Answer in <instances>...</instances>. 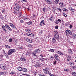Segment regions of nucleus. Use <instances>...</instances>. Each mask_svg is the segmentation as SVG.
Masks as SVG:
<instances>
[{
    "label": "nucleus",
    "instance_id": "nucleus-21",
    "mask_svg": "<svg viewBox=\"0 0 76 76\" xmlns=\"http://www.w3.org/2000/svg\"><path fill=\"white\" fill-rule=\"evenodd\" d=\"M44 71H45V73L46 74H47V73H49V72H49V71H48V70H44Z\"/></svg>",
    "mask_w": 76,
    "mask_h": 76
},
{
    "label": "nucleus",
    "instance_id": "nucleus-29",
    "mask_svg": "<svg viewBox=\"0 0 76 76\" xmlns=\"http://www.w3.org/2000/svg\"><path fill=\"white\" fill-rule=\"evenodd\" d=\"M58 1H59V0H55V2L56 4H58Z\"/></svg>",
    "mask_w": 76,
    "mask_h": 76
},
{
    "label": "nucleus",
    "instance_id": "nucleus-53",
    "mask_svg": "<svg viewBox=\"0 0 76 76\" xmlns=\"http://www.w3.org/2000/svg\"><path fill=\"white\" fill-rule=\"evenodd\" d=\"M19 14L20 16H21L22 15V13L21 12H19Z\"/></svg>",
    "mask_w": 76,
    "mask_h": 76
},
{
    "label": "nucleus",
    "instance_id": "nucleus-57",
    "mask_svg": "<svg viewBox=\"0 0 76 76\" xmlns=\"http://www.w3.org/2000/svg\"><path fill=\"white\" fill-rule=\"evenodd\" d=\"M3 74H4V72H1L0 73V75H3Z\"/></svg>",
    "mask_w": 76,
    "mask_h": 76
},
{
    "label": "nucleus",
    "instance_id": "nucleus-6",
    "mask_svg": "<svg viewBox=\"0 0 76 76\" xmlns=\"http://www.w3.org/2000/svg\"><path fill=\"white\" fill-rule=\"evenodd\" d=\"M26 35L28 36H30L31 37H34V36H35V35H34V34L30 32L27 33Z\"/></svg>",
    "mask_w": 76,
    "mask_h": 76
},
{
    "label": "nucleus",
    "instance_id": "nucleus-28",
    "mask_svg": "<svg viewBox=\"0 0 76 76\" xmlns=\"http://www.w3.org/2000/svg\"><path fill=\"white\" fill-rule=\"evenodd\" d=\"M25 31L27 32H31V29H28L25 30Z\"/></svg>",
    "mask_w": 76,
    "mask_h": 76
},
{
    "label": "nucleus",
    "instance_id": "nucleus-18",
    "mask_svg": "<svg viewBox=\"0 0 76 76\" xmlns=\"http://www.w3.org/2000/svg\"><path fill=\"white\" fill-rule=\"evenodd\" d=\"M68 53H69V54H72V50L70 49H68Z\"/></svg>",
    "mask_w": 76,
    "mask_h": 76
},
{
    "label": "nucleus",
    "instance_id": "nucleus-32",
    "mask_svg": "<svg viewBox=\"0 0 76 76\" xmlns=\"http://www.w3.org/2000/svg\"><path fill=\"white\" fill-rule=\"evenodd\" d=\"M39 60H41L42 61H44V60H45V59H44V58H39Z\"/></svg>",
    "mask_w": 76,
    "mask_h": 76
},
{
    "label": "nucleus",
    "instance_id": "nucleus-35",
    "mask_svg": "<svg viewBox=\"0 0 76 76\" xmlns=\"http://www.w3.org/2000/svg\"><path fill=\"white\" fill-rule=\"evenodd\" d=\"M53 56H54V57L55 58H57V57H58V55L56 54H54L53 55Z\"/></svg>",
    "mask_w": 76,
    "mask_h": 76
},
{
    "label": "nucleus",
    "instance_id": "nucleus-52",
    "mask_svg": "<svg viewBox=\"0 0 76 76\" xmlns=\"http://www.w3.org/2000/svg\"><path fill=\"white\" fill-rule=\"evenodd\" d=\"M69 24V22H67L65 23V25H66V26H68Z\"/></svg>",
    "mask_w": 76,
    "mask_h": 76
},
{
    "label": "nucleus",
    "instance_id": "nucleus-47",
    "mask_svg": "<svg viewBox=\"0 0 76 76\" xmlns=\"http://www.w3.org/2000/svg\"><path fill=\"white\" fill-rule=\"evenodd\" d=\"M64 71H65V72H69V70L68 69H64Z\"/></svg>",
    "mask_w": 76,
    "mask_h": 76
},
{
    "label": "nucleus",
    "instance_id": "nucleus-27",
    "mask_svg": "<svg viewBox=\"0 0 76 76\" xmlns=\"http://www.w3.org/2000/svg\"><path fill=\"white\" fill-rule=\"evenodd\" d=\"M41 22H42V23L43 25L44 26L45 25V22L44 21V20H42V21H41Z\"/></svg>",
    "mask_w": 76,
    "mask_h": 76
},
{
    "label": "nucleus",
    "instance_id": "nucleus-10",
    "mask_svg": "<svg viewBox=\"0 0 76 76\" xmlns=\"http://www.w3.org/2000/svg\"><path fill=\"white\" fill-rule=\"evenodd\" d=\"M25 39L26 41L28 42H30V43H32V41L31 40L28 38H26Z\"/></svg>",
    "mask_w": 76,
    "mask_h": 76
},
{
    "label": "nucleus",
    "instance_id": "nucleus-58",
    "mask_svg": "<svg viewBox=\"0 0 76 76\" xmlns=\"http://www.w3.org/2000/svg\"><path fill=\"white\" fill-rule=\"evenodd\" d=\"M72 64H73V62H70L69 63V64H70V65H72Z\"/></svg>",
    "mask_w": 76,
    "mask_h": 76
},
{
    "label": "nucleus",
    "instance_id": "nucleus-39",
    "mask_svg": "<svg viewBox=\"0 0 76 76\" xmlns=\"http://www.w3.org/2000/svg\"><path fill=\"white\" fill-rule=\"evenodd\" d=\"M28 47H29V48H31L32 47V45L29 44L28 45Z\"/></svg>",
    "mask_w": 76,
    "mask_h": 76
},
{
    "label": "nucleus",
    "instance_id": "nucleus-15",
    "mask_svg": "<svg viewBox=\"0 0 76 76\" xmlns=\"http://www.w3.org/2000/svg\"><path fill=\"white\" fill-rule=\"evenodd\" d=\"M73 38V39H76V35L75 33L72 34Z\"/></svg>",
    "mask_w": 76,
    "mask_h": 76
},
{
    "label": "nucleus",
    "instance_id": "nucleus-62",
    "mask_svg": "<svg viewBox=\"0 0 76 76\" xmlns=\"http://www.w3.org/2000/svg\"><path fill=\"white\" fill-rule=\"evenodd\" d=\"M55 29H58V26H56L55 27Z\"/></svg>",
    "mask_w": 76,
    "mask_h": 76
},
{
    "label": "nucleus",
    "instance_id": "nucleus-55",
    "mask_svg": "<svg viewBox=\"0 0 76 76\" xmlns=\"http://www.w3.org/2000/svg\"><path fill=\"white\" fill-rule=\"evenodd\" d=\"M18 48H19L20 49H22V48H23V46H20L18 47Z\"/></svg>",
    "mask_w": 76,
    "mask_h": 76
},
{
    "label": "nucleus",
    "instance_id": "nucleus-33",
    "mask_svg": "<svg viewBox=\"0 0 76 76\" xmlns=\"http://www.w3.org/2000/svg\"><path fill=\"white\" fill-rule=\"evenodd\" d=\"M62 10L65 11V12H67L68 11V10L66 8H63Z\"/></svg>",
    "mask_w": 76,
    "mask_h": 76
},
{
    "label": "nucleus",
    "instance_id": "nucleus-16",
    "mask_svg": "<svg viewBox=\"0 0 76 76\" xmlns=\"http://www.w3.org/2000/svg\"><path fill=\"white\" fill-rule=\"evenodd\" d=\"M53 18V16L51 15L50 16V17L49 18V19L50 20V21H51V22H52V21H53V20L52 19Z\"/></svg>",
    "mask_w": 76,
    "mask_h": 76
},
{
    "label": "nucleus",
    "instance_id": "nucleus-26",
    "mask_svg": "<svg viewBox=\"0 0 76 76\" xmlns=\"http://www.w3.org/2000/svg\"><path fill=\"white\" fill-rule=\"evenodd\" d=\"M52 8V11L53 12H54L56 11V8H55L54 7H53Z\"/></svg>",
    "mask_w": 76,
    "mask_h": 76
},
{
    "label": "nucleus",
    "instance_id": "nucleus-63",
    "mask_svg": "<svg viewBox=\"0 0 76 76\" xmlns=\"http://www.w3.org/2000/svg\"><path fill=\"white\" fill-rule=\"evenodd\" d=\"M50 59H53V58H54L52 56H50Z\"/></svg>",
    "mask_w": 76,
    "mask_h": 76
},
{
    "label": "nucleus",
    "instance_id": "nucleus-45",
    "mask_svg": "<svg viewBox=\"0 0 76 76\" xmlns=\"http://www.w3.org/2000/svg\"><path fill=\"white\" fill-rule=\"evenodd\" d=\"M23 19L24 20H26V19H27V18H26L25 16H23Z\"/></svg>",
    "mask_w": 76,
    "mask_h": 76
},
{
    "label": "nucleus",
    "instance_id": "nucleus-38",
    "mask_svg": "<svg viewBox=\"0 0 76 76\" xmlns=\"http://www.w3.org/2000/svg\"><path fill=\"white\" fill-rule=\"evenodd\" d=\"M20 22L21 23H25V22L23 21V20H20Z\"/></svg>",
    "mask_w": 76,
    "mask_h": 76
},
{
    "label": "nucleus",
    "instance_id": "nucleus-4",
    "mask_svg": "<svg viewBox=\"0 0 76 76\" xmlns=\"http://www.w3.org/2000/svg\"><path fill=\"white\" fill-rule=\"evenodd\" d=\"M22 6L21 5H18L16 7H15V9L17 11H19L21 9Z\"/></svg>",
    "mask_w": 76,
    "mask_h": 76
},
{
    "label": "nucleus",
    "instance_id": "nucleus-36",
    "mask_svg": "<svg viewBox=\"0 0 76 76\" xmlns=\"http://www.w3.org/2000/svg\"><path fill=\"white\" fill-rule=\"evenodd\" d=\"M3 16H0V20H1H1H3Z\"/></svg>",
    "mask_w": 76,
    "mask_h": 76
},
{
    "label": "nucleus",
    "instance_id": "nucleus-25",
    "mask_svg": "<svg viewBox=\"0 0 76 76\" xmlns=\"http://www.w3.org/2000/svg\"><path fill=\"white\" fill-rule=\"evenodd\" d=\"M32 54L33 56H36V57H37V55L36 53H35L33 52L32 53Z\"/></svg>",
    "mask_w": 76,
    "mask_h": 76
},
{
    "label": "nucleus",
    "instance_id": "nucleus-60",
    "mask_svg": "<svg viewBox=\"0 0 76 76\" xmlns=\"http://www.w3.org/2000/svg\"><path fill=\"white\" fill-rule=\"evenodd\" d=\"M49 75H50V76H54V75H53L50 73H49Z\"/></svg>",
    "mask_w": 76,
    "mask_h": 76
},
{
    "label": "nucleus",
    "instance_id": "nucleus-13",
    "mask_svg": "<svg viewBox=\"0 0 76 76\" xmlns=\"http://www.w3.org/2000/svg\"><path fill=\"white\" fill-rule=\"evenodd\" d=\"M9 24L11 27H12V28H13L14 29H16V27H15V26L13 24L10 23H9Z\"/></svg>",
    "mask_w": 76,
    "mask_h": 76
},
{
    "label": "nucleus",
    "instance_id": "nucleus-34",
    "mask_svg": "<svg viewBox=\"0 0 76 76\" xmlns=\"http://www.w3.org/2000/svg\"><path fill=\"white\" fill-rule=\"evenodd\" d=\"M55 50L54 49H51L49 50V51H50L51 52H54Z\"/></svg>",
    "mask_w": 76,
    "mask_h": 76
},
{
    "label": "nucleus",
    "instance_id": "nucleus-17",
    "mask_svg": "<svg viewBox=\"0 0 76 76\" xmlns=\"http://www.w3.org/2000/svg\"><path fill=\"white\" fill-rule=\"evenodd\" d=\"M69 10L71 11V12H75V10L73 8H70Z\"/></svg>",
    "mask_w": 76,
    "mask_h": 76
},
{
    "label": "nucleus",
    "instance_id": "nucleus-24",
    "mask_svg": "<svg viewBox=\"0 0 76 76\" xmlns=\"http://www.w3.org/2000/svg\"><path fill=\"white\" fill-rule=\"evenodd\" d=\"M18 69L19 71H22V68L21 67H18Z\"/></svg>",
    "mask_w": 76,
    "mask_h": 76
},
{
    "label": "nucleus",
    "instance_id": "nucleus-11",
    "mask_svg": "<svg viewBox=\"0 0 76 76\" xmlns=\"http://www.w3.org/2000/svg\"><path fill=\"white\" fill-rule=\"evenodd\" d=\"M0 67L1 69L2 70H5V67H6V66L3 65H1L0 66Z\"/></svg>",
    "mask_w": 76,
    "mask_h": 76
},
{
    "label": "nucleus",
    "instance_id": "nucleus-49",
    "mask_svg": "<svg viewBox=\"0 0 76 76\" xmlns=\"http://www.w3.org/2000/svg\"><path fill=\"white\" fill-rule=\"evenodd\" d=\"M9 42H11L12 41V38H10L9 40Z\"/></svg>",
    "mask_w": 76,
    "mask_h": 76
},
{
    "label": "nucleus",
    "instance_id": "nucleus-22",
    "mask_svg": "<svg viewBox=\"0 0 76 76\" xmlns=\"http://www.w3.org/2000/svg\"><path fill=\"white\" fill-rule=\"evenodd\" d=\"M27 70H27L26 69L24 68L22 69V71H23V72H27Z\"/></svg>",
    "mask_w": 76,
    "mask_h": 76
},
{
    "label": "nucleus",
    "instance_id": "nucleus-40",
    "mask_svg": "<svg viewBox=\"0 0 76 76\" xmlns=\"http://www.w3.org/2000/svg\"><path fill=\"white\" fill-rule=\"evenodd\" d=\"M53 64H54V65H56V64H57V61H55L54 62H53Z\"/></svg>",
    "mask_w": 76,
    "mask_h": 76
},
{
    "label": "nucleus",
    "instance_id": "nucleus-41",
    "mask_svg": "<svg viewBox=\"0 0 76 76\" xmlns=\"http://www.w3.org/2000/svg\"><path fill=\"white\" fill-rule=\"evenodd\" d=\"M46 9L47 8L45 7H44L43 9L42 10L43 12H45V9Z\"/></svg>",
    "mask_w": 76,
    "mask_h": 76
},
{
    "label": "nucleus",
    "instance_id": "nucleus-7",
    "mask_svg": "<svg viewBox=\"0 0 76 76\" xmlns=\"http://www.w3.org/2000/svg\"><path fill=\"white\" fill-rule=\"evenodd\" d=\"M5 26L7 29H8L10 31H12V29L10 28L9 26V25L5 24Z\"/></svg>",
    "mask_w": 76,
    "mask_h": 76
},
{
    "label": "nucleus",
    "instance_id": "nucleus-3",
    "mask_svg": "<svg viewBox=\"0 0 76 76\" xmlns=\"http://www.w3.org/2000/svg\"><path fill=\"white\" fill-rule=\"evenodd\" d=\"M65 32L66 34L67 37H68L69 35H71L72 34V31L69 30H66L65 31Z\"/></svg>",
    "mask_w": 76,
    "mask_h": 76
},
{
    "label": "nucleus",
    "instance_id": "nucleus-48",
    "mask_svg": "<svg viewBox=\"0 0 76 76\" xmlns=\"http://www.w3.org/2000/svg\"><path fill=\"white\" fill-rule=\"evenodd\" d=\"M56 24H58L59 23V22L58 21V20H56Z\"/></svg>",
    "mask_w": 76,
    "mask_h": 76
},
{
    "label": "nucleus",
    "instance_id": "nucleus-61",
    "mask_svg": "<svg viewBox=\"0 0 76 76\" xmlns=\"http://www.w3.org/2000/svg\"><path fill=\"white\" fill-rule=\"evenodd\" d=\"M73 69H75L76 68V66H72Z\"/></svg>",
    "mask_w": 76,
    "mask_h": 76
},
{
    "label": "nucleus",
    "instance_id": "nucleus-56",
    "mask_svg": "<svg viewBox=\"0 0 76 76\" xmlns=\"http://www.w3.org/2000/svg\"><path fill=\"white\" fill-rule=\"evenodd\" d=\"M2 12L3 13H4V12H5V10H2Z\"/></svg>",
    "mask_w": 76,
    "mask_h": 76
},
{
    "label": "nucleus",
    "instance_id": "nucleus-46",
    "mask_svg": "<svg viewBox=\"0 0 76 76\" xmlns=\"http://www.w3.org/2000/svg\"><path fill=\"white\" fill-rule=\"evenodd\" d=\"M59 5H60V6H61L62 5H63V3H62V2H59Z\"/></svg>",
    "mask_w": 76,
    "mask_h": 76
},
{
    "label": "nucleus",
    "instance_id": "nucleus-43",
    "mask_svg": "<svg viewBox=\"0 0 76 76\" xmlns=\"http://www.w3.org/2000/svg\"><path fill=\"white\" fill-rule=\"evenodd\" d=\"M42 25V22H40V24L39 25V26H41Z\"/></svg>",
    "mask_w": 76,
    "mask_h": 76
},
{
    "label": "nucleus",
    "instance_id": "nucleus-19",
    "mask_svg": "<svg viewBox=\"0 0 76 76\" xmlns=\"http://www.w3.org/2000/svg\"><path fill=\"white\" fill-rule=\"evenodd\" d=\"M71 58V57L70 56H68L67 58V61H70V60Z\"/></svg>",
    "mask_w": 76,
    "mask_h": 76
},
{
    "label": "nucleus",
    "instance_id": "nucleus-9",
    "mask_svg": "<svg viewBox=\"0 0 76 76\" xmlns=\"http://www.w3.org/2000/svg\"><path fill=\"white\" fill-rule=\"evenodd\" d=\"M56 53H57L58 54L61 55V56H63V53L62 52L60 51L56 50Z\"/></svg>",
    "mask_w": 76,
    "mask_h": 76
},
{
    "label": "nucleus",
    "instance_id": "nucleus-51",
    "mask_svg": "<svg viewBox=\"0 0 76 76\" xmlns=\"http://www.w3.org/2000/svg\"><path fill=\"white\" fill-rule=\"evenodd\" d=\"M15 74V72H12L10 73V75H13Z\"/></svg>",
    "mask_w": 76,
    "mask_h": 76
},
{
    "label": "nucleus",
    "instance_id": "nucleus-37",
    "mask_svg": "<svg viewBox=\"0 0 76 76\" xmlns=\"http://www.w3.org/2000/svg\"><path fill=\"white\" fill-rule=\"evenodd\" d=\"M17 11L16 10H14V11H13V13H14V14H17Z\"/></svg>",
    "mask_w": 76,
    "mask_h": 76
},
{
    "label": "nucleus",
    "instance_id": "nucleus-54",
    "mask_svg": "<svg viewBox=\"0 0 76 76\" xmlns=\"http://www.w3.org/2000/svg\"><path fill=\"white\" fill-rule=\"evenodd\" d=\"M58 22H59L60 23H61V20L60 19H58Z\"/></svg>",
    "mask_w": 76,
    "mask_h": 76
},
{
    "label": "nucleus",
    "instance_id": "nucleus-12",
    "mask_svg": "<svg viewBox=\"0 0 76 76\" xmlns=\"http://www.w3.org/2000/svg\"><path fill=\"white\" fill-rule=\"evenodd\" d=\"M20 60L21 61H26V59L25 58L22 57L20 58Z\"/></svg>",
    "mask_w": 76,
    "mask_h": 76
},
{
    "label": "nucleus",
    "instance_id": "nucleus-64",
    "mask_svg": "<svg viewBox=\"0 0 76 76\" xmlns=\"http://www.w3.org/2000/svg\"><path fill=\"white\" fill-rule=\"evenodd\" d=\"M23 75H25V76H27V74H23Z\"/></svg>",
    "mask_w": 76,
    "mask_h": 76
},
{
    "label": "nucleus",
    "instance_id": "nucleus-44",
    "mask_svg": "<svg viewBox=\"0 0 76 76\" xmlns=\"http://www.w3.org/2000/svg\"><path fill=\"white\" fill-rule=\"evenodd\" d=\"M58 10H59V11H60V12H61L62 10H61V9L60 8H58L57 9Z\"/></svg>",
    "mask_w": 76,
    "mask_h": 76
},
{
    "label": "nucleus",
    "instance_id": "nucleus-23",
    "mask_svg": "<svg viewBox=\"0 0 76 76\" xmlns=\"http://www.w3.org/2000/svg\"><path fill=\"white\" fill-rule=\"evenodd\" d=\"M72 75L74 76H76V72H72Z\"/></svg>",
    "mask_w": 76,
    "mask_h": 76
},
{
    "label": "nucleus",
    "instance_id": "nucleus-5",
    "mask_svg": "<svg viewBox=\"0 0 76 76\" xmlns=\"http://www.w3.org/2000/svg\"><path fill=\"white\" fill-rule=\"evenodd\" d=\"M35 63H36V64L34 65V67L37 68V67H41V65H40V63H39L37 62H35Z\"/></svg>",
    "mask_w": 76,
    "mask_h": 76
},
{
    "label": "nucleus",
    "instance_id": "nucleus-59",
    "mask_svg": "<svg viewBox=\"0 0 76 76\" xmlns=\"http://www.w3.org/2000/svg\"><path fill=\"white\" fill-rule=\"evenodd\" d=\"M72 27H73V26L72 25H70V26H69V28L70 29H71V28H72Z\"/></svg>",
    "mask_w": 76,
    "mask_h": 76
},
{
    "label": "nucleus",
    "instance_id": "nucleus-1",
    "mask_svg": "<svg viewBox=\"0 0 76 76\" xmlns=\"http://www.w3.org/2000/svg\"><path fill=\"white\" fill-rule=\"evenodd\" d=\"M56 39H59V35L58 32L56 31H54V37H53L52 41H53V44L55 45L56 42Z\"/></svg>",
    "mask_w": 76,
    "mask_h": 76
},
{
    "label": "nucleus",
    "instance_id": "nucleus-2",
    "mask_svg": "<svg viewBox=\"0 0 76 76\" xmlns=\"http://www.w3.org/2000/svg\"><path fill=\"white\" fill-rule=\"evenodd\" d=\"M16 51V49H11L9 50L8 51V55H11L12 53H13L14 52Z\"/></svg>",
    "mask_w": 76,
    "mask_h": 76
},
{
    "label": "nucleus",
    "instance_id": "nucleus-42",
    "mask_svg": "<svg viewBox=\"0 0 76 76\" xmlns=\"http://www.w3.org/2000/svg\"><path fill=\"white\" fill-rule=\"evenodd\" d=\"M62 15L63 16H64L65 17H67V15H66V14L65 13H63Z\"/></svg>",
    "mask_w": 76,
    "mask_h": 76
},
{
    "label": "nucleus",
    "instance_id": "nucleus-14",
    "mask_svg": "<svg viewBox=\"0 0 76 76\" xmlns=\"http://www.w3.org/2000/svg\"><path fill=\"white\" fill-rule=\"evenodd\" d=\"M45 1L49 4H51L52 3V2L50 0H45Z\"/></svg>",
    "mask_w": 76,
    "mask_h": 76
},
{
    "label": "nucleus",
    "instance_id": "nucleus-50",
    "mask_svg": "<svg viewBox=\"0 0 76 76\" xmlns=\"http://www.w3.org/2000/svg\"><path fill=\"white\" fill-rule=\"evenodd\" d=\"M55 59L57 61H60V60L57 58H55Z\"/></svg>",
    "mask_w": 76,
    "mask_h": 76
},
{
    "label": "nucleus",
    "instance_id": "nucleus-8",
    "mask_svg": "<svg viewBox=\"0 0 76 76\" xmlns=\"http://www.w3.org/2000/svg\"><path fill=\"white\" fill-rule=\"evenodd\" d=\"M2 30H3L4 32H7V28H6L4 26H2Z\"/></svg>",
    "mask_w": 76,
    "mask_h": 76
},
{
    "label": "nucleus",
    "instance_id": "nucleus-30",
    "mask_svg": "<svg viewBox=\"0 0 76 76\" xmlns=\"http://www.w3.org/2000/svg\"><path fill=\"white\" fill-rule=\"evenodd\" d=\"M5 47L7 48H11V47L9 46V45H5Z\"/></svg>",
    "mask_w": 76,
    "mask_h": 76
},
{
    "label": "nucleus",
    "instance_id": "nucleus-31",
    "mask_svg": "<svg viewBox=\"0 0 76 76\" xmlns=\"http://www.w3.org/2000/svg\"><path fill=\"white\" fill-rule=\"evenodd\" d=\"M26 23H27V25H31L32 24V21H29V22Z\"/></svg>",
    "mask_w": 76,
    "mask_h": 76
},
{
    "label": "nucleus",
    "instance_id": "nucleus-20",
    "mask_svg": "<svg viewBox=\"0 0 76 76\" xmlns=\"http://www.w3.org/2000/svg\"><path fill=\"white\" fill-rule=\"evenodd\" d=\"M39 49H36L35 50V52L36 53H39Z\"/></svg>",
    "mask_w": 76,
    "mask_h": 76
}]
</instances>
